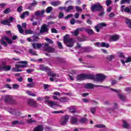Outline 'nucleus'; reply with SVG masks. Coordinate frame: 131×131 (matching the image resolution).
Masks as SVG:
<instances>
[{
  "label": "nucleus",
  "instance_id": "f257e3e1",
  "mask_svg": "<svg viewBox=\"0 0 131 131\" xmlns=\"http://www.w3.org/2000/svg\"><path fill=\"white\" fill-rule=\"evenodd\" d=\"M91 75L92 76V78L91 79H93L98 82H103L107 78V76L103 74H97L96 75L91 74Z\"/></svg>",
  "mask_w": 131,
  "mask_h": 131
},
{
  "label": "nucleus",
  "instance_id": "f03ea898",
  "mask_svg": "<svg viewBox=\"0 0 131 131\" xmlns=\"http://www.w3.org/2000/svg\"><path fill=\"white\" fill-rule=\"evenodd\" d=\"M68 36H69L68 34L63 36V42L66 45L67 47L72 48L74 46V41L73 39L68 38Z\"/></svg>",
  "mask_w": 131,
  "mask_h": 131
},
{
  "label": "nucleus",
  "instance_id": "7ed1b4c3",
  "mask_svg": "<svg viewBox=\"0 0 131 131\" xmlns=\"http://www.w3.org/2000/svg\"><path fill=\"white\" fill-rule=\"evenodd\" d=\"M93 76L92 74H81L77 76V80H84V79H91Z\"/></svg>",
  "mask_w": 131,
  "mask_h": 131
},
{
  "label": "nucleus",
  "instance_id": "20e7f679",
  "mask_svg": "<svg viewBox=\"0 0 131 131\" xmlns=\"http://www.w3.org/2000/svg\"><path fill=\"white\" fill-rule=\"evenodd\" d=\"M91 10L92 12H101L104 10V8L101 4L96 3L91 6Z\"/></svg>",
  "mask_w": 131,
  "mask_h": 131
},
{
  "label": "nucleus",
  "instance_id": "39448f33",
  "mask_svg": "<svg viewBox=\"0 0 131 131\" xmlns=\"http://www.w3.org/2000/svg\"><path fill=\"white\" fill-rule=\"evenodd\" d=\"M9 45H11V43H12L13 41H12V39L8 38V37L4 36L2 37V39L0 40L1 45H2V46H4V47H7L8 46V43H7V42Z\"/></svg>",
  "mask_w": 131,
  "mask_h": 131
},
{
  "label": "nucleus",
  "instance_id": "423d86ee",
  "mask_svg": "<svg viewBox=\"0 0 131 131\" xmlns=\"http://www.w3.org/2000/svg\"><path fill=\"white\" fill-rule=\"evenodd\" d=\"M50 44L46 42L44 44L43 50L48 53H56V49L53 47H50Z\"/></svg>",
  "mask_w": 131,
  "mask_h": 131
},
{
  "label": "nucleus",
  "instance_id": "0eeeda50",
  "mask_svg": "<svg viewBox=\"0 0 131 131\" xmlns=\"http://www.w3.org/2000/svg\"><path fill=\"white\" fill-rule=\"evenodd\" d=\"M49 30H50L49 26L46 24H43L40 27V32L38 33V35H41L42 33H49Z\"/></svg>",
  "mask_w": 131,
  "mask_h": 131
},
{
  "label": "nucleus",
  "instance_id": "6e6552de",
  "mask_svg": "<svg viewBox=\"0 0 131 131\" xmlns=\"http://www.w3.org/2000/svg\"><path fill=\"white\" fill-rule=\"evenodd\" d=\"M105 88V89H107L108 86H103V85H94L93 83H86L84 85L85 89H87L88 90L94 89V88Z\"/></svg>",
  "mask_w": 131,
  "mask_h": 131
},
{
  "label": "nucleus",
  "instance_id": "1a4fd4ad",
  "mask_svg": "<svg viewBox=\"0 0 131 131\" xmlns=\"http://www.w3.org/2000/svg\"><path fill=\"white\" fill-rule=\"evenodd\" d=\"M44 98L46 103H47V105H49L50 107L54 108V106H57V105H58L57 102L49 100V99H50V97H49V96H45Z\"/></svg>",
  "mask_w": 131,
  "mask_h": 131
},
{
  "label": "nucleus",
  "instance_id": "9d476101",
  "mask_svg": "<svg viewBox=\"0 0 131 131\" xmlns=\"http://www.w3.org/2000/svg\"><path fill=\"white\" fill-rule=\"evenodd\" d=\"M68 120H69V116L65 115L61 117L59 122L61 125H66V124H67Z\"/></svg>",
  "mask_w": 131,
  "mask_h": 131
},
{
  "label": "nucleus",
  "instance_id": "9b49d317",
  "mask_svg": "<svg viewBox=\"0 0 131 131\" xmlns=\"http://www.w3.org/2000/svg\"><path fill=\"white\" fill-rule=\"evenodd\" d=\"M18 64H15V69L18 68H25L27 67V64H28V62L26 61H19L17 62Z\"/></svg>",
  "mask_w": 131,
  "mask_h": 131
},
{
  "label": "nucleus",
  "instance_id": "f8f14e48",
  "mask_svg": "<svg viewBox=\"0 0 131 131\" xmlns=\"http://www.w3.org/2000/svg\"><path fill=\"white\" fill-rule=\"evenodd\" d=\"M81 53H91L94 52V49L91 47H82L80 48Z\"/></svg>",
  "mask_w": 131,
  "mask_h": 131
},
{
  "label": "nucleus",
  "instance_id": "ddd939ff",
  "mask_svg": "<svg viewBox=\"0 0 131 131\" xmlns=\"http://www.w3.org/2000/svg\"><path fill=\"white\" fill-rule=\"evenodd\" d=\"M11 68V66H6L5 63L0 65V71H10Z\"/></svg>",
  "mask_w": 131,
  "mask_h": 131
},
{
  "label": "nucleus",
  "instance_id": "4468645a",
  "mask_svg": "<svg viewBox=\"0 0 131 131\" xmlns=\"http://www.w3.org/2000/svg\"><path fill=\"white\" fill-rule=\"evenodd\" d=\"M107 26V25L104 23H99L97 25L94 27L95 29L97 32H100V29L102 28V27H105Z\"/></svg>",
  "mask_w": 131,
  "mask_h": 131
},
{
  "label": "nucleus",
  "instance_id": "2eb2a0df",
  "mask_svg": "<svg viewBox=\"0 0 131 131\" xmlns=\"http://www.w3.org/2000/svg\"><path fill=\"white\" fill-rule=\"evenodd\" d=\"M8 112H9V113H10V114H11L12 115H17V114H18V113L19 114H20V113L17 111L16 110L14 109V108H8L7 110Z\"/></svg>",
  "mask_w": 131,
  "mask_h": 131
},
{
  "label": "nucleus",
  "instance_id": "dca6fc26",
  "mask_svg": "<svg viewBox=\"0 0 131 131\" xmlns=\"http://www.w3.org/2000/svg\"><path fill=\"white\" fill-rule=\"evenodd\" d=\"M28 104L32 107H36L37 106V103L33 99H29L28 100Z\"/></svg>",
  "mask_w": 131,
  "mask_h": 131
},
{
  "label": "nucleus",
  "instance_id": "f3484780",
  "mask_svg": "<svg viewBox=\"0 0 131 131\" xmlns=\"http://www.w3.org/2000/svg\"><path fill=\"white\" fill-rule=\"evenodd\" d=\"M130 61H131L130 56L128 57L127 58L126 57H125L123 59H122V64H123L124 66H125V63H129V62Z\"/></svg>",
  "mask_w": 131,
  "mask_h": 131
},
{
  "label": "nucleus",
  "instance_id": "a211bd4d",
  "mask_svg": "<svg viewBox=\"0 0 131 131\" xmlns=\"http://www.w3.org/2000/svg\"><path fill=\"white\" fill-rule=\"evenodd\" d=\"M11 124H12L13 125H16V124H18V125H23V124H25V123H24V122L19 120H15V121H13L11 122Z\"/></svg>",
  "mask_w": 131,
  "mask_h": 131
},
{
  "label": "nucleus",
  "instance_id": "6ab92c4d",
  "mask_svg": "<svg viewBox=\"0 0 131 131\" xmlns=\"http://www.w3.org/2000/svg\"><path fill=\"white\" fill-rule=\"evenodd\" d=\"M84 30V31H85V32H86L90 35H93L95 33V32H94V31L91 29L83 28V31Z\"/></svg>",
  "mask_w": 131,
  "mask_h": 131
},
{
  "label": "nucleus",
  "instance_id": "aec40b11",
  "mask_svg": "<svg viewBox=\"0 0 131 131\" xmlns=\"http://www.w3.org/2000/svg\"><path fill=\"white\" fill-rule=\"evenodd\" d=\"M122 121H123L122 127H123V128H126V129H129L130 125H129V124L127 123V122L126 121H125V120H123Z\"/></svg>",
  "mask_w": 131,
  "mask_h": 131
},
{
  "label": "nucleus",
  "instance_id": "412c9836",
  "mask_svg": "<svg viewBox=\"0 0 131 131\" xmlns=\"http://www.w3.org/2000/svg\"><path fill=\"white\" fill-rule=\"evenodd\" d=\"M77 121H78V119H77V118L75 117H71V123L72 124H77Z\"/></svg>",
  "mask_w": 131,
  "mask_h": 131
},
{
  "label": "nucleus",
  "instance_id": "4be33fe9",
  "mask_svg": "<svg viewBox=\"0 0 131 131\" xmlns=\"http://www.w3.org/2000/svg\"><path fill=\"white\" fill-rule=\"evenodd\" d=\"M119 39V35H114L111 36V41H116Z\"/></svg>",
  "mask_w": 131,
  "mask_h": 131
},
{
  "label": "nucleus",
  "instance_id": "5701e85b",
  "mask_svg": "<svg viewBox=\"0 0 131 131\" xmlns=\"http://www.w3.org/2000/svg\"><path fill=\"white\" fill-rule=\"evenodd\" d=\"M46 13V10H38L35 12V16H41V15H43Z\"/></svg>",
  "mask_w": 131,
  "mask_h": 131
},
{
  "label": "nucleus",
  "instance_id": "b1692460",
  "mask_svg": "<svg viewBox=\"0 0 131 131\" xmlns=\"http://www.w3.org/2000/svg\"><path fill=\"white\" fill-rule=\"evenodd\" d=\"M83 28H78L76 30H75L74 33L75 36H77V35H78V33H79L80 31H83Z\"/></svg>",
  "mask_w": 131,
  "mask_h": 131
},
{
  "label": "nucleus",
  "instance_id": "393cba45",
  "mask_svg": "<svg viewBox=\"0 0 131 131\" xmlns=\"http://www.w3.org/2000/svg\"><path fill=\"white\" fill-rule=\"evenodd\" d=\"M79 122L81 123V124H86V123H88V119L82 118L79 120Z\"/></svg>",
  "mask_w": 131,
  "mask_h": 131
},
{
  "label": "nucleus",
  "instance_id": "a878e982",
  "mask_svg": "<svg viewBox=\"0 0 131 131\" xmlns=\"http://www.w3.org/2000/svg\"><path fill=\"white\" fill-rule=\"evenodd\" d=\"M33 46V49H34V50H36V49H40V48H41V47H42V44H40V43H33L32 45Z\"/></svg>",
  "mask_w": 131,
  "mask_h": 131
},
{
  "label": "nucleus",
  "instance_id": "bb28decb",
  "mask_svg": "<svg viewBox=\"0 0 131 131\" xmlns=\"http://www.w3.org/2000/svg\"><path fill=\"white\" fill-rule=\"evenodd\" d=\"M12 99V96H11L10 95H7L5 97L4 100H5V102H7L8 103H10Z\"/></svg>",
  "mask_w": 131,
  "mask_h": 131
},
{
  "label": "nucleus",
  "instance_id": "cd10ccee",
  "mask_svg": "<svg viewBox=\"0 0 131 131\" xmlns=\"http://www.w3.org/2000/svg\"><path fill=\"white\" fill-rule=\"evenodd\" d=\"M125 22L126 24L128 26L129 28L131 29V19L129 18H125Z\"/></svg>",
  "mask_w": 131,
  "mask_h": 131
},
{
  "label": "nucleus",
  "instance_id": "c85d7f7f",
  "mask_svg": "<svg viewBox=\"0 0 131 131\" xmlns=\"http://www.w3.org/2000/svg\"><path fill=\"white\" fill-rule=\"evenodd\" d=\"M1 24L2 25H8V26H11V24H10V21L8 20H4L1 21Z\"/></svg>",
  "mask_w": 131,
  "mask_h": 131
},
{
  "label": "nucleus",
  "instance_id": "c756f323",
  "mask_svg": "<svg viewBox=\"0 0 131 131\" xmlns=\"http://www.w3.org/2000/svg\"><path fill=\"white\" fill-rule=\"evenodd\" d=\"M101 48H110V45H109V43H107L106 42H102L101 43Z\"/></svg>",
  "mask_w": 131,
  "mask_h": 131
},
{
  "label": "nucleus",
  "instance_id": "7c9ffc66",
  "mask_svg": "<svg viewBox=\"0 0 131 131\" xmlns=\"http://www.w3.org/2000/svg\"><path fill=\"white\" fill-rule=\"evenodd\" d=\"M59 101L61 103H66V102H68V98L66 97H61L59 99Z\"/></svg>",
  "mask_w": 131,
  "mask_h": 131
},
{
  "label": "nucleus",
  "instance_id": "2f4dec72",
  "mask_svg": "<svg viewBox=\"0 0 131 131\" xmlns=\"http://www.w3.org/2000/svg\"><path fill=\"white\" fill-rule=\"evenodd\" d=\"M40 70H42V71H49V70H50V69L48 67H45L43 65H41Z\"/></svg>",
  "mask_w": 131,
  "mask_h": 131
},
{
  "label": "nucleus",
  "instance_id": "473e14b6",
  "mask_svg": "<svg viewBox=\"0 0 131 131\" xmlns=\"http://www.w3.org/2000/svg\"><path fill=\"white\" fill-rule=\"evenodd\" d=\"M74 9V6H70L67 8L66 12L69 13L72 11V10Z\"/></svg>",
  "mask_w": 131,
  "mask_h": 131
},
{
  "label": "nucleus",
  "instance_id": "72a5a7b5",
  "mask_svg": "<svg viewBox=\"0 0 131 131\" xmlns=\"http://www.w3.org/2000/svg\"><path fill=\"white\" fill-rule=\"evenodd\" d=\"M69 110L71 113H76V112H77L76 110L74 108V106L69 107Z\"/></svg>",
  "mask_w": 131,
  "mask_h": 131
},
{
  "label": "nucleus",
  "instance_id": "f704fd0d",
  "mask_svg": "<svg viewBox=\"0 0 131 131\" xmlns=\"http://www.w3.org/2000/svg\"><path fill=\"white\" fill-rule=\"evenodd\" d=\"M17 27L20 33H24V30L23 29L22 26H21V25H17Z\"/></svg>",
  "mask_w": 131,
  "mask_h": 131
},
{
  "label": "nucleus",
  "instance_id": "c9c22d12",
  "mask_svg": "<svg viewBox=\"0 0 131 131\" xmlns=\"http://www.w3.org/2000/svg\"><path fill=\"white\" fill-rule=\"evenodd\" d=\"M115 58V55H108L106 57V59L108 60L111 61L113 59H114Z\"/></svg>",
  "mask_w": 131,
  "mask_h": 131
},
{
  "label": "nucleus",
  "instance_id": "e433bc0d",
  "mask_svg": "<svg viewBox=\"0 0 131 131\" xmlns=\"http://www.w3.org/2000/svg\"><path fill=\"white\" fill-rule=\"evenodd\" d=\"M96 111H97L96 107H92L90 108V111H91L92 114H95V113H96Z\"/></svg>",
  "mask_w": 131,
  "mask_h": 131
},
{
  "label": "nucleus",
  "instance_id": "4c0bfd02",
  "mask_svg": "<svg viewBox=\"0 0 131 131\" xmlns=\"http://www.w3.org/2000/svg\"><path fill=\"white\" fill-rule=\"evenodd\" d=\"M118 97L122 101H125V96L123 94H118Z\"/></svg>",
  "mask_w": 131,
  "mask_h": 131
},
{
  "label": "nucleus",
  "instance_id": "58836bf2",
  "mask_svg": "<svg viewBox=\"0 0 131 131\" xmlns=\"http://www.w3.org/2000/svg\"><path fill=\"white\" fill-rule=\"evenodd\" d=\"M61 3L59 2H53L51 3L52 6H54V7H57V6H59Z\"/></svg>",
  "mask_w": 131,
  "mask_h": 131
},
{
  "label": "nucleus",
  "instance_id": "ea45409f",
  "mask_svg": "<svg viewBox=\"0 0 131 131\" xmlns=\"http://www.w3.org/2000/svg\"><path fill=\"white\" fill-rule=\"evenodd\" d=\"M27 88H34L35 86V83L32 82L27 84Z\"/></svg>",
  "mask_w": 131,
  "mask_h": 131
},
{
  "label": "nucleus",
  "instance_id": "a19ab883",
  "mask_svg": "<svg viewBox=\"0 0 131 131\" xmlns=\"http://www.w3.org/2000/svg\"><path fill=\"white\" fill-rule=\"evenodd\" d=\"M129 3H130V0H121L120 4L123 5V4H129Z\"/></svg>",
  "mask_w": 131,
  "mask_h": 131
},
{
  "label": "nucleus",
  "instance_id": "79ce46f5",
  "mask_svg": "<svg viewBox=\"0 0 131 131\" xmlns=\"http://www.w3.org/2000/svg\"><path fill=\"white\" fill-rule=\"evenodd\" d=\"M33 38H34L32 40H31V38H27V40L29 42H31V41H35V39H37V38H38V37L37 36H33Z\"/></svg>",
  "mask_w": 131,
  "mask_h": 131
},
{
  "label": "nucleus",
  "instance_id": "37998d69",
  "mask_svg": "<svg viewBox=\"0 0 131 131\" xmlns=\"http://www.w3.org/2000/svg\"><path fill=\"white\" fill-rule=\"evenodd\" d=\"M25 32L27 34H33V31H32V30H30V29L25 30Z\"/></svg>",
  "mask_w": 131,
  "mask_h": 131
},
{
  "label": "nucleus",
  "instance_id": "c03bdc74",
  "mask_svg": "<svg viewBox=\"0 0 131 131\" xmlns=\"http://www.w3.org/2000/svg\"><path fill=\"white\" fill-rule=\"evenodd\" d=\"M95 127H97L98 128H103L104 127H106V126L102 124H100L96 125L95 126Z\"/></svg>",
  "mask_w": 131,
  "mask_h": 131
},
{
  "label": "nucleus",
  "instance_id": "a18cd8bd",
  "mask_svg": "<svg viewBox=\"0 0 131 131\" xmlns=\"http://www.w3.org/2000/svg\"><path fill=\"white\" fill-rule=\"evenodd\" d=\"M3 13H4V14H10V13H11V9H10V8H7V9H5V10L3 11Z\"/></svg>",
  "mask_w": 131,
  "mask_h": 131
},
{
  "label": "nucleus",
  "instance_id": "49530a36",
  "mask_svg": "<svg viewBox=\"0 0 131 131\" xmlns=\"http://www.w3.org/2000/svg\"><path fill=\"white\" fill-rule=\"evenodd\" d=\"M52 10H53V7H48L46 9V13H48L49 14V13H51L52 12Z\"/></svg>",
  "mask_w": 131,
  "mask_h": 131
},
{
  "label": "nucleus",
  "instance_id": "de8ad7c7",
  "mask_svg": "<svg viewBox=\"0 0 131 131\" xmlns=\"http://www.w3.org/2000/svg\"><path fill=\"white\" fill-rule=\"evenodd\" d=\"M48 75L49 76H51V77H56V76H57V74L53 73L52 72L48 73Z\"/></svg>",
  "mask_w": 131,
  "mask_h": 131
},
{
  "label": "nucleus",
  "instance_id": "09e8293b",
  "mask_svg": "<svg viewBox=\"0 0 131 131\" xmlns=\"http://www.w3.org/2000/svg\"><path fill=\"white\" fill-rule=\"evenodd\" d=\"M57 45L58 46V48L60 50H63V45H62V43L60 41L57 42Z\"/></svg>",
  "mask_w": 131,
  "mask_h": 131
},
{
  "label": "nucleus",
  "instance_id": "8fccbe9b",
  "mask_svg": "<svg viewBox=\"0 0 131 131\" xmlns=\"http://www.w3.org/2000/svg\"><path fill=\"white\" fill-rule=\"evenodd\" d=\"M22 11H23V7H22V6H20L19 7H18L17 9V11L18 13H21L22 12Z\"/></svg>",
  "mask_w": 131,
  "mask_h": 131
},
{
  "label": "nucleus",
  "instance_id": "3c124183",
  "mask_svg": "<svg viewBox=\"0 0 131 131\" xmlns=\"http://www.w3.org/2000/svg\"><path fill=\"white\" fill-rule=\"evenodd\" d=\"M63 18H64V13L62 12H59L58 14V18L63 19Z\"/></svg>",
  "mask_w": 131,
  "mask_h": 131
},
{
  "label": "nucleus",
  "instance_id": "603ef678",
  "mask_svg": "<svg viewBox=\"0 0 131 131\" xmlns=\"http://www.w3.org/2000/svg\"><path fill=\"white\" fill-rule=\"evenodd\" d=\"M27 122L28 124H30V123H32V122H35V120H33L32 118H31V119H28L27 120Z\"/></svg>",
  "mask_w": 131,
  "mask_h": 131
},
{
  "label": "nucleus",
  "instance_id": "864d4df0",
  "mask_svg": "<svg viewBox=\"0 0 131 131\" xmlns=\"http://www.w3.org/2000/svg\"><path fill=\"white\" fill-rule=\"evenodd\" d=\"M37 2L35 1V0H34L33 1V3L30 4V6H31V7H35V6L37 5Z\"/></svg>",
  "mask_w": 131,
  "mask_h": 131
},
{
  "label": "nucleus",
  "instance_id": "5fc2aeb1",
  "mask_svg": "<svg viewBox=\"0 0 131 131\" xmlns=\"http://www.w3.org/2000/svg\"><path fill=\"white\" fill-rule=\"evenodd\" d=\"M29 53H30V54H31L32 55H33V56H37V54L33 52V50L32 49H30L29 50Z\"/></svg>",
  "mask_w": 131,
  "mask_h": 131
},
{
  "label": "nucleus",
  "instance_id": "6e6d98bb",
  "mask_svg": "<svg viewBox=\"0 0 131 131\" xmlns=\"http://www.w3.org/2000/svg\"><path fill=\"white\" fill-rule=\"evenodd\" d=\"M124 12H126V13H128V14L130 13V9L128 7H126L125 9H124Z\"/></svg>",
  "mask_w": 131,
  "mask_h": 131
},
{
  "label": "nucleus",
  "instance_id": "4d7b16f0",
  "mask_svg": "<svg viewBox=\"0 0 131 131\" xmlns=\"http://www.w3.org/2000/svg\"><path fill=\"white\" fill-rule=\"evenodd\" d=\"M78 41H80L81 42H82L83 41H85V38H81V37H78L77 38Z\"/></svg>",
  "mask_w": 131,
  "mask_h": 131
},
{
  "label": "nucleus",
  "instance_id": "13d9d810",
  "mask_svg": "<svg viewBox=\"0 0 131 131\" xmlns=\"http://www.w3.org/2000/svg\"><path fill=\"white\" fill-rule=\"evenodd\" d=\"M119 57H120V58H121V62H122V60H123V59H124L125 58V57H124V55H123V53H120L119 54Z\"/></svg>",
  "mask_w": 131,
  "mask_h": 131
},
{
  "label": "nucleus",
  "instance_id": "bf43d9fd",
  "mask_svg": "<svg viewBox=\"0 0 131 131\" xmlns=\"http://www.w3.org/2000/svg\"><path fill=\"white\" fill-rule=\"evenodd\" d=\"M45 40H46V41H48V42L51 43V45H53V43H54V41H53V40H52L51 39L46 38Z\"/></svg>",
  "mask_w": 131,
  "mask_h": 131
},
{
  "label": "nucleus",
  "instance_id": "052dcab7",
  "mask_svg": "<svg viewBox=\"0 0 131 131\" xmlns=\"http://www.w3.org/2000/svg\"><path fill=\"white\" fill-rule=\"evenodd\" d=\"M12 71H13V72H20L23 71V70H22L17 69L16 68L12 69Z\"/></svg>",
  "mask_w": 131,
  "mask_h": 131
},
{
  "label": "nucleus",
  "instance_id": "680f3d73",
  "mask_svg": "<svg viewBox=\"0 0 131 131\" xmlns=\"http://www.w3.org/2000/svg\"><path fill=\"white\" fill-rule=\"evenodd\" d=\"M76 8V11L77 12H82V9H81L80 7L78 6H75Z\"/></svg>",
  "mask_w": 131,
  "mask_h": 131
},
{
  "label": "nucleus",
  "instance_id": "e2e57ef3",
  "mask_svg": "<svg viewBox=\"0 0 131 131\" xmlns=\"http://www.w3.org/2000/svg\"><path fill=\"white\" fill-rule=\"evenodd\" d=\"M111 4H112V1H111V0H106V4L107 7H109V6H110V5H111Z\"/></svg>",
  "mask_w": 131,
  "mask_h": 131
},
{
  "label": "nucleus",
  "instance_id": "0e129e2a",
  "mask_svg": "<svg viewBox=\"0 0 131 131\" xmlns=\"http://www.w3.org/2000/svg\"><path fill=\"white\" fill-rule=\"evenodd\" d=\"M91 103L92 105H99V102H98V101H96V100H92Z\"/></svg>",
  "mask_w": 131,
  "mask_h": 131
},
{
  "label": "nucleus",
  "instance_id": "69168bd1",
  "mask_svg": "<svg viewBox=\"0 0 131 131\" xmlns=\"http://www.w3.org/2000/svg\"><path fill=\"white\" fill-rule=\"evenodd\" d=\"M108 17H110V18H113V17H115V14L113 12H111L108 15Z\"/></svg>",
  "mask_w": 131,
  "mask_h": 131
},
{
  "label": "nucleus",
  "instance_id": "338daca9",
  "mask_svg": "<svg viewBox=\"0 0 131 131\" xmlns=\"http://www.w3.org/2000/svg\"><path fill=\"white\" fill-rule=\"evenodd\" d=\"M72 16H73V14H69L67 16H66V17H64V19L66 20H67V19H69L70 18H71V17H72Z\"/></svg>",
  "mask_w": 131,
  "mask_h": 131
},
{
  "label": "nucleus",
  "instance_id": "774afa93",
  "mask_svg": "<svg viewBox=\"0 0 131 131\" xmlns=\"http://www.w3.org/2000/svg\"><path fill=\"white\" fill-rule=\"evenodd\" d=\"M6 6H7L6 3H1L0 4V8H5V7H6Z\"/></svg>",
  "mask_w": 131,
  "mask_h": 131
}]
</instances>
